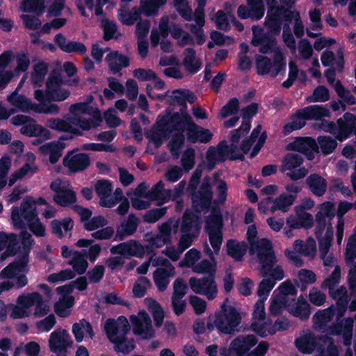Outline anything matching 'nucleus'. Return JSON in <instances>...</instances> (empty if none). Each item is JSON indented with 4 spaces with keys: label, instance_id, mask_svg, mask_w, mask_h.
I'll use <instances>...</instances> for the list:
<instances>
[{
    "label": "nucleus",
    "instance_id": "nucleus-1",
    "mask_svg": "<svg viewBox=\"0 0 356 356\" xmlns=\"http://www.w3.org/2000/svg\"><path fill=\"white\" fill-rule=\"evenodd\" d=\"M200 128V127L193 122L188 113L181 111L180 113L173 115L170 113L163 116L159 115L156 124L152 127L148 136L155 147H158L175 129L185 131L188 140L195 143L197 142Z\"/></svg>",
    "mask_w": 356,
    "mask_h": 356
},
{
    "label": "nucleus",
    "instance_id": "nucleus-2",
    "mask_svg": "<svg viewBox=\"0 0 356 356\" xmlns=\"http://www.w3.org/2000/svg\"><path fill=\"white\" fill-rule=\"evenodd\" d=\"M222 218L219 210L212 211L206 220L205 230L209 236L213 252L206 244L205 252L211 261L204 259L194 266L193 272L197 274H209L213 276L216 270V261L213 257V252L218 254L222 242Z\"/></svg>",
    "mask_w": 356,
    "mask_h": 356
},
{
    "label": "nucleus",
    "instance_id": "nucleus-3",
    "mask_svg": "<svg viewBox=\"0 0 356 356\" xmlns=\"http://www.w3.org/2000/svg\"><path fill=\"white\" fill-rule=\"evenodd\" d=\"M249 126L243 124L241 129H234L230 132L231 144L227 145L226 141H222L216 147H210L207 152L205 165L211 170L216 164L225 161L227 159L232 160L243 159L244 156L238 143L240 138L248 134Z\"/></svg>",
    "mask_w": 356,
    "mask_h": 356
},
{
    "label": "nucleus",
    "instance_id": "nucleus-4",
    "mask_svg": "<svg viewBox=\"0 0 356 356\" xmlns=\"http://www.w3.org/2000/svg\"><path fill=\"white\" fill-rule=\"evenodd\" d=\"M92 118H81L72 115L65 118H51L46 121L48 128L58 132L82 136L83 131L95 129L101 125L102 117L98 109L95 111Z\"/></svg>",
    "mask_w": 356,
    "mask_h": 356
},
{
    "label": "nucleus",
    "instance_id": "nucleus-5",
    "mask_svg": "<svg viewBox=\"0 0 356 356\" xmlns=\"http://www.w3.org/2000/svg\"><path fill=\"white\" fill-rule=\"evenodd\" d=\"M10 218L15 228L25 229L28 225L30 230L35 236H44L45 227L38 217L35 202L31 197H25L19 207H13Z\"/></svg>",
    "mask_w": 356,
    "mask_h": 356
},
{
    "label": "nucleus",
    "instance_id": "nucleus-6",
    "mask_svg": "<svg viewBox=\"0 0 356 356\" xmlns=\"http://www.w3.org/2000/svg\"><path fill=\"white\" fill-rule=\"evenodd\" d=\"M16 305H10V316L13 318H23L32 314V307L35 306L33 314L36 317L47 315L49 311V306L42 299L38 292L29 293L18 296Z\"/></svg>",
    "mask_w": 356,
    "mask_h": 356
},
{
    "label": "nucleus",
    "instance_id": "nucleus-7",
    "mask_svg": "<svg viewBox=\"0 0 356 356\" xmlns=\"http://www.w3.org/2000/svg\"><path fill=\"white\" fill-rule=\"evenodd\" d=\"M228 302L227 298L224 300L220 311L216 313L213 321L216 328L225 334L234 332L241 320L239 312L234 307L227 305Z\"/></svg>",
    "mask_w": 356,
    "mask_h": 356
},
{
    "label": "nucleus",
    "instance_id": "nucleus-8",
    "mask_svg": "<svg viewBox=\"0 0 356 356\" xmlns=\"http://www.w3.org/2000/svg\"><path fill=\"white\" fill-rule=\"evenodd\" d=\"M356 124V116L350 113H346L343 118L337 120V124L327 120L316 124V127L325 132L334 135L339 140H343L349 137L352 127Z\"/></svg>",
    "mask_w": 356,
    "mask_h": 356
},
{
    "label": "nucleus",
    "instance_id": "nucleus-9",
    "mask_svg": "<svg viewBox=\"0 0 356 356\" xmlns=\"http://www.w3.org/2000/svg\"><path fill=\"white\" fill-rule=\"evenodd\" d=\"M149 261L152 266L158 268L153 273V278L159 290L163 291L170 283L169 278L176 275L175 268L167 258L161 256H152Z\"/></svg>",
    "mask_w": 356,
    "mask_h": 356
},
{
    "label": "nucleus",
    "instance_id": "nucleus-10",
    "mask_svg": "<svg viewBox=\"0 0 356 356\" xmlns=\"http://www.w3.org/2000/svg\"><path fill=\"white\" fill-rule=\"evenodd\" d=\"M318 211L315 216L316 228L315 235L316 238L322 237L321 235L328 231L332 232V220L335 216V204L332 202L327 201L317 207Z\"/></svg>",
    "mask_w": 356,
    "mask_h": 356
},
{
    "label": "nucleus",
    "instance_id": "nucleus-11",
    "mask_svg": "<svg viewBox=\"0 0 356 356\" xmlns=\"http://www.w3.org/2000/svg\"><path fill=\"white\" fill-rule=\"evenodd\" d=\"M179 220L170 218L158 226L159 233L154 235L147 234L146 241L152 247L160 248L171 242L172 232L176 234L178 232Z\"/></svg>",
    "mask_w": 356,
    "mask_h": 356
},
{
    "label": "nucleus",
    "instance_id": "nucleus-12",
    "mask_svg": "<svg viewBox=\"0 0 356 356\" xmlns=\"http://www.w3.org/2000/svg\"><path fill=\"white\" fill-rule=\"evenodd\" d=\"M181 243L191 246L200 234V220L195 214L185 212L181 222Z\"/></svg>",
    "mask_w": 356,
    "mask_h": 356
},
{
    "label": "nucleus",
    "instance_id": "nucleus-13",
    "mask_svg": "<svg viewBox=\"0 0 356 356\" xmlns=\"http://www.w3.org/2000/svg\"><path fill=\"white\" fill-rule=\"evenodd\" d=\"M50 188L55 193L53 200L56 204L67 207L76 202V194L68 181L56 179L51 183Z\"/></svg>",
    "mask_w": 356,
    "mask_h": 356
},
{
    "label": "nucleus",
    "instance_id": "nucleus-14",
    "mask_svg": "<svg viewBox=\"0 0 356 356\" xmlns=\"http://www.w3.org/2000/svg\"><path fill=\"white\" fill-rule=\"evenodd\" d=\"M188 284L195 293L202 295L209 300H213L217 298L218 289L213 276L202 278L191 277Z\"/></svg>",
    "mask_w": 356,
    "mask_h": 356
},
{
    "label": "nucleus",
    "instance_id": "nucleus-15",
    "mask_svg": "<svg viewBox=\"0 0 356 356\" xmlns=\"http://www.w3.org/2000/svg\"><path fill=\"white\" fill-rule=\"evenodd\" d=\"M250 253L255 255L258 259L260 266L268 267V264H271L274 261L275 252L273 250L271 242L264 238L257 239L251 242L250 245Z\"/></svg>",
    "mask_w": 356,
    "mask_h": 356
},
{
    "label": "nucleus",
    "instance_id": "nucleus-16",
    "mask_svg": "<svg viewBox=\"0 0 356 356\" xmlns=\"http://www.w3.org/2000/svg\"><path fill=\"white\" fill-rule=\"evenodd\" d=\"M302 158L298 154H288L284 159L282 171L293 181L304 178L308 173L307 170L300 167Z\"/></svg>",
    "mask_w": 356,
    "mask_h": 356
},
{
    "label": "nucleus",
    "instance_id": "nucleus-17",
    "mask_svg": "<svg viewBox=\"0 0 356 356\" xmlns=\"http://www.w3.org/2000/svg\"><path fill=\"white\" fill-rule=\"evenodd\" d=\"M133 325V332L142 339H149L154 337L155 332L152 327V321L149 315L144 311L130 317Z\"/></svg>",
    "mask_w": 356,
    "mask_h": 356
},
{
    "label": "nucleus",
    "instance_id": "nucleus-18",
    "mask_svg": "<svg viewBox=\"0 0 356 356\" xmlns=\"http://www.w3.org/2000/svg\"><path fill=\"white\" fill-rule=\"evenodd\" d=\"M104 328L108 339L112 343L125 337L130 327L127 319L124 316H120L117 320H107Z\"/></svg>",
    "mask_w": 356,
    "mask_h": 356
},
{
    "label": "nucleus",
    "instance_id": "nucleus-19",
    "mask_svg": "<svg viewBox=\"0 0 356 356\" xmlns=\"http://www.w3.org/2000/svg\"><path fill=\"white\" fill-rule=\"evenodd\" d=\"M63 81L58 74H51L46 82V93L48 99L54 102H62L70 95L69 90L61 87Z\"/></svg>",
    "mask_w": 356,
    "mask_h": 356
},
{
    "label": "nucleus",
    "instance_id": "nucleus-20",
    "mask_svg": "<svg viewBox=\"0 0 356 356\" xmlns=\"http://www.w3.org/2000/svg\"><path fill=\"white\" fill-rule=\"evenodd\" d=\"M110 251L113 254H120L125 258L134 257L141 259L145 254V248L136 240H129L111 247Z\"/></svg>",
    "mask_w": 356,
    "mask_h": 356
},
{
    "label": "nucleus",
    "instance_id": "nucleus-21",
    "mask_svg": "<svg viewBox=\"0 0 356 356\" xmlns=\"http://www.w3.org/2000/svg\"><path fill=\"white\" fill-rule=\"evenodd\" d=\"M252 30L251 44L252 46L257 47L259 51L262 54H270L277 45L275 39L265 33L263 29L258 26H253Z\"/></svg>",
    "mask_w": 356,
    "mask_h": 356
},
{
    "label": "nucleus",
    "instance_id": "nucleus-22",
    "mask_svg": "<svg viewBox=\"0 0 356 356\" xmlns=\"http://www.w3.org/2000/svg\"><path fill=\"white\" fill-rule=\"evenodd\" d=\"M332 237L333 232L328 231L323 236L317 238L319 243V256L327 272L330 270V268L339 265L332 253L329 252L332 245Z\"/></svg>",
    "mask_w": 356,
    "mask_h": 356
},
{
    "label": "nucleus",
    "instance_id": "nucleus-23",
    "mask_svg": "<svg viewBox=\"0 0 356 356\" xmlns=\"http://www.w3.org/2000/svg\"><path fill=\"white\" fill-rule=\"evenodd\" d=\"M326 289L330 297L336 301L334 306L336 308L337 317L338 319L341 318L347 309L349 301L348 290L343 285H335Z\"/></svg>",
    "mask_w": 356,
    "mask_h": 356
},
{
    "label": "nucleus",
    "instance_id": "nucleus-24",
    "mask_svg": "<svg viewBox=\"0 0 356 356\" xmlns=\"http://www.w3.org/2000/svg\"><path fill=\"white\" fill-rule=\"evenodd\" d=\"M286 224L287 227L294 229H309L314 225V218L301 208H294V213L286 217Z\"/></svg>",
    "mask_w": 356,
    "mask_h": 356
},
{
    "label": "nucleus",
    "instance_id": "nucleus-25",
    "mask_svg": "<svg viewBox=\"0 0 356 356\" xmlns=\"http://www.w3.org/2000/svg\"><path fill=\"white\" fill-rule=\"evenodd\" d=\"M26 163L19 170L13 172L8 180V185L13 186L17 180L26 177H30L38 170L35 164V156L31 152H28L25 155Z\"/></svg>",
    "mask_w": 356,
    "mask_h": 356
},
{
    "label": "nucleus",
    "instance_id": "nucleus-26",
    "mask_svg": "<svg viewBox=\"0 0 356 356\" xmlns=\"http://www.w3.org/2000/svg\"><path fill=\"white\" fill-rule=\"evenodd\" d=\"M213 197L209 178H205L200 190L193 195V207L197 212L207 207Z\"/></svg>",
    "mask_w": 356,
    "mask_h": 356
},
{
    "label": "nucleus",
    "instance_id": "nucleus-27",
    "mask_svg": "<svg viewBox=\"0 0 356 356\" xmlns=\"http://www.w3.org/2000/svg\"><path fill=\"white\" fill-rule=\"evenodd\" d=\"M72 341L69 334L66 330L57 329L53 332L49 337V346L54 353L64 351L72 344Z\"/></svg>",
    "mask_w": 356,
    "mask_h": 356
},
{
    "label": "nucleus",
    "instance_id": "nucleus-28",
    "mask_svg": "<svg viewBox=\"0 0 356 356\" xmlns=\"http://www.w3.org/2000/svg\"><path fill=\"white\" fill-rule=\"evenodd\" d=\"M90 163L89 156L83 153L74 154L68 153L63 159V165L70 171L76 172L87 168Z\"/></svg>",
    "mask_w": 356,
    "mask_h": 356
},
{
    "label": "nucleus",
    "instance_id": "nucleus-29",
    "mask_svg": "<svg viewBox=\"0 0 356 356\" xmlns=\"http://www.w3.org/2000/svg\"><path fill=\"white\" fill-rule=\"evenodd\" d=\"M261 131V126L258 125L256 128H254L251 134V136L249 138L243 140L242 144L241 145L240 149L242 153L246 154L250 149L252 143L255 141L256 138H258L257 143L253 148L252 152H251V157H254L261 149V147L264 144L266 135L265 133L261 134L260 136V132Z\"/></svg>",
    "mask_w": 356,
    "mask_h": 356
},
{
    "label": "nucleus",
    "instance_id": "nucleus-30",
    "mask_svg": "<svg viewBox=\"0 0 356 356\" xmlns=\"http://www.w3.org/2000/svg\"><path fill=\"white\" fill-rule=\"evenodd\" d=\"M13 58V52L6 51L0 55V90L6 88L13 78L11 70H4L10 63Z\"/></svg>",
    "mask_w": 356,
    "mask_h": 356
},
{
    "label": "nucleus",
    "instance_id": "nucleus-31",
    "mask_svg": "<svg viewBox=\"0 0 356 356\" xmlns=\"http://www.w3.org/2000/svg\"><path fill=\"white\" fill-rule=\"evenodd\" d=\"M257 343L256 337L253 334L241 335L231 342V348L238 356L247 353Z\"/></svg>",
    "mask_w": 356,
    "mask_h": 356
},
{
    "label": "nucleus",
    "instance_id": "nucleus-32",
    "mask_svg": "<svg viewBox=\"0 0 356 356\" xmlns=\"http://www.w3.org/2000/svg\"><path fill=\"white\" fill-rule=\"evenodd\" d=\"M95 188L97 195L100 198L99 204L101 206L108 208L115 206V202L110 198L113 188L109 181L99 180L96 183Z\"/></svg>",
    "mask_w": 356,
    "mask_h": 356
},
{
    "label": "nucleus",
    "instance_id": "nucleus-33",
    "mask_svg": "<svg viewBox=\"0 0 356 356\" xmlns=\"http://www.w3.org/2000/svg\"><path fill=\"white\" fill-rule=\"evenodd\" d=\"M28 256L25 254L21 259L10 264L7 267L0 273V278L1 279H13L19 277L21 273L26 271Z\"/></svg>",
    "mask_w": 356,
    "mask_h": 356
},
{
    "label": "nucleus",
    "instance_id": "nucleus-34",
    "mask_svg": "<svg viewBox=\"0 0 356 356\" xmlns=\"http://www.w3.org/2000/svg\"><path fill=\"white\" fill-rule=\"evenodd\" d=\"M65 147V143L58 140L45 143L39 147V151L44 155H48L50 163L54 164L61 157L62 151Z\"/></svg>",
    "mask_w": 356,
    "mask_h": 356
},
{
    "label": "nucleus",
    "instance_id": "nucleus-35",
    "mask_svg": "<svg viewBox=\"0 0 356 356\" xmlns=\"http://www.w3.org/2000/svg\"><path fill=\"white\" fill-rule=\"evenodd\" d=\"M20 133L29 137H42L44 140L51 138V132L47 128L36 123L31 118L24 127H21Z\"/></svg>",
    "mask_w": 356,
    "mask_h": 356
},
{
    "label": "nucleus",
    "instance_id": "nucleus-36",
    "mask_svg": "<svg viewBox=\"0 0 356 356\" xmlns=\"http://www.w3.org/2000/svg\"><path fill=\"white\" fill-rule=\"evenodd\" d=\"M7 101L19 111L29 113L32 111L35 112L36 104L25 96L19 95L17 90L8 95Z\"/></svg>",
    "mask_w": 356,
    "mask_h": 356
},
{
    "label": "nucleus",
    "instance_id": "nucleus-37",
    "mask_svg": "<svg viewBox=\"0 0 356 356\" xmlns=\"http://www.w3.org/2000/svg\"><path fill=\"white\" fill-rule=\"evenodd\" d=\"M298 350L305 354H310L318 346L317 339L311 332H304L295 341Z\"/></svg>",
    "mask_w": 356,
    "mask_h": 356
},
{
    "label": "nucleus",
    "instance_id": "nucleus-38",
    "mask_svg": "<svg viewBox=\"0 0 356 356\" xmlns=\"http://www.w3.org/2000/svg\"><path fill=\"white\" fill-rule=\"evenodd\" d=\"M293 250L298 254L314 259L316 254V243L312 237H309L305 241L297 239L293 244Z\"/></svg>",
    "mask_w": 356,
    "mask_h": 356
},
{
    "label": "nucleus",
    "instance_id": "nucleus-39",
    "mask_svg": "<svg viewBox=\"0 0 356 356\" xmlns=\"http://www.w3.org/2000/svg\"><path fill=\"white\" fill-rule=\"evenodd\" d=\"M321 60L324 66H332L336 71L340 72L344 67L343 54L341 49H339L336 55L331 51H325L322 54Z\"/></svg>",
    "mask_w": 356,
    "mask_h": 356
},
{
    "label": "nucleus",
    "instance_id": "nucleus-40",
    "mask_svg": "<svg viewBox=\"0 0 356 356\" xmlns=\"http://www.w3.org/2000/svg\"><path fill=\"white\" fill-rule=\"evenodd\" d=\"M306 184L311 192L316 196H323L327 188L326 179L318 174H312L306 179Z\"/></svg>",
    "mask_w": 356,
    "mask_h": 356
},
{
    "label": "nucleus",
    "instance_id": "nucleus-41",
    "mask_svg": "<svg viewBox=\"0 0 356 356\" xmlns=\"http://www.w3.org/2000/svg\"><path fill=\"white\" fill-rule=\"evenodd\" d=\"M15 245L16 236L15 234L0 233V251L5 250L0 257V261H4L7 257L15 254Z\"/></svg>",
    "mask_w": 356,
    "mask_h": 356
},
{
    "label": "nucleus",
    "instance_id": "nucleus-42",
    "mask_svg": "<svg viewBox=\"0 0 356 356\" xmlns=\"http://www.w3.org/2000/svg\"><path fill=\"white\" fill-rule=\"evenodd\" d=\"M298 115H302L306 120H318L330 116L329 110L323 106H309L298 111Z\"/></svg>",
    "mask_w": 356,
    "mask_h": 356
},
{
    "label": "nucleus",
    "instance_id": "nucleus-43",
    "mask_svg": "<svg viewBox=\"0 0 356 356\" xmlns=\"http://www.w3.org/2000/svg\"><path fill=\"white\" fill-rule=\"evenodd\" d=\"M106 61L113 74L118 72L122 67H127L129 62L126 56L119 54L118 51L108 54L106 57Z\"/></svg>",
    "mask_w": 356,
    "mask_h": 356
},
{
    "label": "nucleus",
    "instance_id": "nucleus-44",
    "mask_svg": "<svg viewBox=\"0 0 356 356\" xmlns=\"http://www.w3.org/2000/svg\"><path fill=\"white\" fill-rule=\"evenodd\" d=\"M182 65L186 71L191 74H195L200 69L201 61L196 56L194 49L188 48L184 51Z\"/></svg>",
    "mask_w": 356,
    "mask_h": 356
},
{
    "label": "nucleus",
    "instance_id": "nucleus-45",
    "mask_svg": "<svg viewBox=\"0 0 356 356\" xmlns=\"http://www.w3.org/2000/svg\"><path fill=\"white\" fill-rule=\"evenodd\" d=\"M141 13L138 7H134L131 10L127 7H122L118 10V16L123 24L131 26L140 19Z\"/></svg>",
    "mask_w": 356,
    "mask_h": 356
},
{
    "label": "nucleus",
    "instance_id": "nucleus-46",
    "mask_svg": "<svg viewBox=\"0 0 356 356\" xmlns=\"http://www.w3.org/2000/svg\"><path fill=\"white\" fill-rule=\"evenodd\" d=\"M289 145L291 149L309 156L317 147L316 141L311 138H298Z\"/></svg>",
    "mask_w": 356,
    "mask_h": 356
},
{
    "label": "nucleus",
    "instance_id": "nucleus-47",
    "mask_svg": "<svg viewBox=\"0 0 356 356\" xmlns=\"http://www.w3.org/2000/svg\"><path fill=\"white\" fill-rule=\"evenodd\" d=\"M74 227V222L70 218L56 219L51 221L53 233L58 238L64 237Z\"/></svg>",
    "mask_w": 356,
    "mask_h": 356
},
{
    "label": "nucleus",
    "instance_id": "nucleus-48",
    "mask_svg": "<svg viewBox=\"0 0 356 356\" xmlns=\"http://www.w3.org/2000/svg\"><path fill=\"white\" fill-rule=\"evenodd\" d=\"M288 311L293 316L305 320L310 315V305L304 298L300 297L294 306H288Z\"/></svg>",
    "mask_w": 356,
    "mask_h": 356
},
{
    "label": "nucleus",
    "instance_id": "nucleus-49",
    "mask_svg": "<svg viewBox=\"0 0 356 356\" xmlns=\"http://www.w3.org/2000/svg\"><path fill=\"white\" fill-rule=\"evenodd\" d=\"M72 332L77 342H81L84 337H93V332L91 325L86 320H81L79 323L72 325Z\"/></svg>",
    "mask_w": 356,
    "mask_h": 356
},
{
    "label": "nucleus",
    "instance_id": "nucleus-50",
    "mask_svg": "<svg viewBox=\"0 0 356 356\" xmlns=\"http://www.w3.org/2000/svg\"><path fill=\"white\" fill-rule=\"evenodd\" d=\"M255 65L258 74L266 75L269 74L271 77H275L274 75V64L270 58L262 55H257L255 56Z\"/></svg>",
    "mask_w": 356,
    "mask_h": 356
},
{
    "label": "nucleus",
    "instance_id": "nucleus-51",
    "mask_svg": "<svg viewBox=\"0 0 356 356\" xmlns=\"http://www.w3.org/2000/svg\"><path fill=\"white\" fill-rule=\"evenodd\" d=\"M92 101L93 97L92 95H88L84 102L70 105L69 107L70 114L78 118H86L84 115L91 114L92 108L89 104H91Z\"/></svg>",
    "mask_w": 356,
    "mask_h": 356
},
{
    "label": "nucleus",
    "instance_id": "nucleus-52",
    "mask_svg": "<svg viewBox=\"0 0 356 356\" xmlns=\"http://www.w3.org/2000/svg\"><path fill=\"white\" fill-rule=\"evenodd\" d=\"M336 312V308L334 305L329 307L327 309L318 311L313 316V321L316 327L322 329L323 326L330 322L333 318Z\"/></svg>",
    "mask_w": 356,
    "mask_h": 356
},
{
    "label": "nucleus",
    "instance_id": "nucleus-53",
    "mask_svg": "<svg viewBox=\"0 0 356 356\" xmlns=\"http://www.w3.org/2000/svg\"><path fill=\"white\" fill-rule=\"evenodd\" d=\"M170 33L180 47H184L193 42V38L191 35L179 24H172L170 27Z\"/></svg>",
    "mask_w": 356,
    "mask_h": 356
},
{
    "label": "nucleus",
    "instance_id": "nucleus-54",
    "mask_svg": "<svg viewBox=\"0 0 356 356\" xmlns=\"http://www.w3.org/2000/svg\"><path fill=\"white\" fill-rule=\"evenodd\" d=\"M227 254L236 261H241L247 250L243 241L229 240L227 243Z\"/></svg>",
    "mask_w": 356,
    "mask_h": 356
},
{
    "label": "nucleus",
    "instance_id": "nucleus-55",
    "mask_svg": "<svg viewBox=\"0 0 356 356\" xmlns=\"http://www.w3.org/2000/svg\"><path fill=\"white\" fill-rule=\"evenodd\" d=\"M277 260L275 256L274 261L271 264H267L268 267L260 266L261 270L263 273V277L269 275L272 277L271 280L275 282L282 280L284 277V270L280 265L277 264ZM266 263H268V261Z\"/></svg>",
    "mask_w": 356,
    "mask_h": 356
},
{
    "label": "nucleus",
    "instance_id": "nucleus-56",
    "mask_svg": "<svg viewBox=\"0 0 356 356\" xmlns=\"http://www.w3.org/2000/svg\"><path fill=\"white\" fill-rule=\"evenodd\" d=\"M294 202L293 196L288 195L286 193H282L273 201L270 211L273 213L276 211L286 212Z\"/></svg>",
    "mask_w": 356,
    "mask_h": 356
},
{
    "label": "nucleus",
    "instance_id": "nucleus-57",
    "mask_svg": "<svg viewBox=\"0 0 356 356\" xmlns=\"http://www.w3.org/2000/svg\"><path fill=\"white\" fill-rule=\"evenodd\" d=\"M74 302V299L72 296L60 297L54 304V311L59 316L67 317L70 314V309Z\"/></svg>",
    "mask_w": 356,
    "mask_h": 356
},
{
    "label": "nucleus",
    "instance_id": "nucleus-58",
    "mask_svg": "<svg viewBox=\"0 0 356 356\" xmlns=\"http://www.w3.org/2000/svg\"><path fill=\"white\" fill-rule=\"evenodd\" d=\"M47 65L44 63H38L33 67V72L31 75V81L35 87L42 85L44 78L47 74Z\"/></svg>",
    "mask_w": 356,
    "mask_h": 356
},
{
    "label": "nucleus",
    "instance_id": "nucleus-59",
    "mask_svg": "<svg viewBox=\"0 0 356 356\" xmlns=\"http://www.w3.org/2000/svg\"><path fill=\"white\" fill-rule=\"evenodd\" d=\"M145 305L152 314L154 323L156 327H160L162 324L164 312L160 305L151 298H147L144 300Z\"/></svg>",
    "mask_w": 356,
    "mask_h": 356
},
{
    "label": "nucleus",
    "instance_id": "nucleus-60",
    "mask_svg": "<svg viewBox=\"0 0 356 356\" xmlns=\"http://www.w3.org/2000/svg\"><path fill=\"white\" fill-rule=\"evenodd\" d=\"M298 54L296 58L301 61H307L312 58L314 49L312 44L307 39H302L298 43L297 48Z\"/></svg>",
    "mask_w": 356,
    "mask_h": 356
},
{
    "label": "nucleus",
    "instance_id": "nucleus-61",
    "mask_svg": "<svg viewBox=\"0 0 356 356\" xmlns=\"http://www.w3.org/2000/svg\"><path fill=\"white\" fill-rule=\"evenodd\" d=\"M195 99L196 97L194 94L188 90H176L173 91L170 95V102L172 104L180 105H183L186 102L192 104Z\"/></svg>",
    "mask_w": 356,
    "mask_h": 356
},
{
    "label": "nucleus",
    "instance_id": "nucleus-62",
    "mask_svg": "<svg viewBox=\"0 0 356 356\" xmlns=\"http://www.w3.org/2000/svg\"><path fill=\"white\" fill-rule=\"evenodd\" d=\"M45 6L44 0H23L19 9L26 13H34L41 15L44 11Z\"/></svg>",
    "mask_w": 356,
    "mask_h": 356
},
{
    "label": "nucleus",
    "instance_id": "nucleus-63",
    "mask_svg": "<svg viewBox=\"0 0 356 356\" xmlns=\"http://www.w3.org/2000/svg\"><path fill=\"white\" fill-rule=\"evenodd\" d=\"M273 54V64H274V75L285 70L286 68V57L282 49L276 45L274 49L270 52Z\"/></svg>",
    "mask_w": 356,
    "mask_h": 356
},
{
    "label": "nucleus",
    "instance_id": "nucleus-64",
    "mask_svg": "<svg viewBox=\"0 0 356 356\" xmlns=\"http://www.w3.org/2000/svg\"><path fill=\"white\" fill-rule=\"evenodd\" d=\"M167 0H140V9L147 16L157 13L160 6L164 5Z\"/></svg>",
    "mask_w": 356,
    "mask_h": 356
}]
</instances>
